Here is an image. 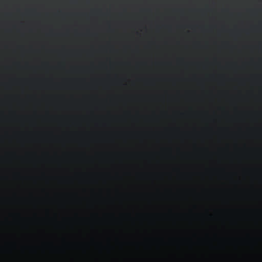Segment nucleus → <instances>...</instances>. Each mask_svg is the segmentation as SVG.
<instances>
[{
	"mask_svg": "<svg viewBox=\"0 0 262 262\" xmlns=\"http://www.w3.org/2000/svg\"><path fill=\"white\" fill-rule=\"evenodd\" d=\"M12 215H15V216H18V215H19V214H13Z\"/></svg>",
	"mask_w": 262,
	"mask_h": 262,
	"instance_id": "1",
	"label": "nucleus"
}]
</instances>
